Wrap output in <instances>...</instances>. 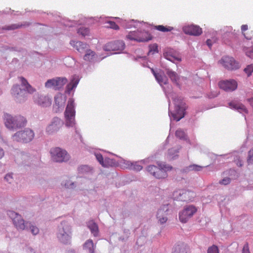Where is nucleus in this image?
Returning a JSON list of instances; mask_svg holds the SVG:
<instances>
[{
	"instance_id": "nucleus-52",
	"label": "nucleus",
	"mask_w": 253,
	"mask_h": 253,
	"mask_svg": "<svg viewBox=\"0 0 253 253\" xmlns=\"http://www.w3.org/2000/svg\"><path fill=\"white\" fill-rule=\"evenodd\" d=\"M246 54L248 56L251 58H253V49H251L250 51L246 52Z\"/></svg>"
},
{
	"instance_id": "nucleus-14",
	"label": "nucleus",
	"mask_w": 253,
	"mask_h": 253,
	"mask_svg": "<svg viewBox=\"0 0 253 253\" xmlns=\"http://www.w3.org/2000/svg\"><path fill=\"white\" fill-rule=\"evenodd\" d=\"M125 47V44L123 41H117L108 43L106 45V50L119 53L124 49Z\"/></svg>"
},
{
	"instance_id": "nucleus-10",
	"label": "nucleus",
	"mask_w": 253,
	"mask_h": 253,
	"mask_svg": "<svg viewBox=\"0 0 253 253\" xmlns=\"http://www.w3.org/2000/svg\"><path fill=\"white\" fill-rule=\"evenodd\" d=\"M220 63L226 69L229 70H236L240 67L239 63L233 57L228 56L223 57L220 60Z\"/></svg>"
},
{
	"instance_id": "nucleus-15",
	"label": "nucleus",
	"mask_w": 253,
	"mask_h": 253,
	"mask_svg": "<svg viewBox=\"0 0 253 253\" xmlns=\"http://www.w3.org/2000/svg\"><path fill=\"white\" fill-rule=\"evenodd\" d=\"M182 30L185 34L194 36H198L202 33V28L199 26L193 24L185 26Z\"/></svg>"
},
{
	"instance_id": "nucleus-1",
	"label": "nucleus",
	"mask_w": 253,
	"mask_h": 253,
	"mask_svg": "<svg viewBox=\"0 0 253 253\" xmlns=\"http://www.w3.org/2000/svg\"><path fill=\"white\" fill-rule=\"evenodd\" d=\"M19 79L22 86L24 87V89H22L19 85H14L11 88V93L17 101L20 102L23 101L26 97V92L32 94L36 91V89L29 84L24 77H20Z\"/></svg>"
},
{
	"instance_id": "nucleus-43",
	"label": "nucleus",
	"mask_w": 253,
	"mask_h": 253,
	"mask_svg": "<svg viewBox=\"0 0 253 253\" xmlns=\"http://www.w3.org/2000/svg\"><path fill=\"white\" fill-rule=\"evenodd\" d=\"M28 227H29L30 229H31V231L33 234L37 235L39 233V228L37 227L32 225L31 222L30 224H28Z\"/></svg>"
},
{
	"instance_id": "nucleus-21",
	"label": "nucleus",
	"mask_w": 253,
	"mask_h": 253,
	"mask_svg": "<svg viewBox=\"0 0 253 253\" xmlns=\"http://www.w3.org/2000/svg\"><path fill=\"white\" fill-rule=\"evenodd\" d=\"M70 44L81 53H82L85 49H87L88 46L86 43L80 41H72L70 42Z\"/></svg>"
},
{
	"instance_id": "nucleus-6",
	"label": "nucleus",
	"mask_w": 253,
	"mask_h": 253,
	"mask_svg": "<svg viewBox=\"0 0 253 253\" xmlns=\"http://www.w3.org/2000/svg\"><path fill=\"white\" fill-rule=\"evenodd\" d=\"M173 195L175 199L183 202L192 201L195 196L193 192L186 189L177 190L174 192Z\"/></svg>"
},
{
	"instance_id": "nucleus-36",
	"label": "nucleus",
	"mask_w": 253,
	"mask_h": 253,
	"mask_svg": "<svg viewBox=\"0 0 253 253\" xmlns=\"http://www.w3.org/2000/svg\"><path fill=\"white\" fill-rule=\"evenodd\" d=\"M178 151L174 149H169L168 154V157L169 159H173L177 156Z\"/></svg>"
},
{
	"instance_id": "nucleus-20",
	"label": "nucleus",
	"mask_w": 253,
	"mask_h": 253,
	"mask_svg": "<svg viewBox=\"0 0 253 253\" xmlns=\"http://www.w3.org/2000/svg\"><path fill=\"white\" fill-rule=\"evenodd\" d=\"M228 105L230 108L236 110L240 113H247L248 112L246 107L237 101L233 100L229 102Z\"/></svg>"
},
{
	"instance_id": "nucleus-44",
	"label": "nucleus",
	"mask_w": 253,
	"mask_h": 253,
	"mask_svg": "<svg viewBox=\"0 0 253 253\" xmlns=\"http://www.w3.org/2000/svg\"><path fill=\"white\" fill-rule=\"evenodd\" d=\"M245 72L247 74L248 76H250L253 72V64H251L247 66L244 69Z\"/></svg>"
},
{
	"instance_id": "nucleus-8",
	"label": "nucleus",
	"mask_w": 253,
	"mask_h": 253,
	"mask_svg": "<svg viewBox=\"0 0 253 253\" xmlns=\"http://www.w3.org/2000/svg\"><path fill=\"white\" fill-rule=\"evenodd\" d=\"M197 211V208L192 205L186 206L184 209L179 213V218L182 223H186L191 218Z\"/></svg>"
},
{
	"instance_id": "nucleus-19",
	"label": "nucleus",
	"mask_w": 253,
	"mask_h": 253,
	"mask_svg": "<svg viewBox=\"0 0 253 253\" xmlns=\"http://www.w3.org/2000/svg\"><path fill=\"white\" fill-rule=\"evenodd\" d=\"M34 101L38 104L47 107L51 105V100L48 97L42 95H37L34 97Z\"/></svg>"
},
{
	"instance_id": "nucleus-55",
	"label": "nucleus",
	"mask_w": 253,
	"mask_h": 253,
	"mask_svg": "<svg viewBox=\"0 0 253 253\" xmlns=\"http://www.w3.org/2000/svg\"><path fill=\"white\" fill-rule=\"evenodd\" d=\"M4 156V151L2 148H0V159Z\"/></svg>"
},
{
	"instance_id": "nucleus-26",
	"label": "nucleus",
	"mask_w": 253,
	"mask_h": 253,
	"mask_svg": "<svg viewBox=\"0 0 253 253\" xmlns=\"http://www.w3.org/2000/svg\"><path fill=\"white\" fill-rule=\"evenodd\" d=\"M167 74L173 83L175 84L177 86H179L178 83L179 77L176 72L169 69L167 71Z\"/></svg>"
},
{
	"instance_id": "nucleus-40",
	"label": "nucleus",
	"mask_w": 253,
	"mask_h": 253,
	"mask_svg": "<svg viewBox=\"0 0 253 253\" xmlns=\"http://www.w3.org/2000/svg\"><path fill=\"white\" fill-rule=\"evenodd\" d=\"M204 167L197 165H192L188 167V169L189 170H194V171H201Z\"/></svg>"
},
{
	"instance_id": "nucleus-25",
	"label": "nucleus",
	"mask_w": 253,
	"mask_h": 253,
	"mask_svg": "<svg viewBox=\"0 0 253 253\" xmlns=\"http://www.w3.org/2000/svg\"><path fill=\"white\" fill-rule=\"evenodd\" d=\"M95 157L97 161L99 162L102 167L108 168L110 166V159H105L104 160L103 156L101 154H95Z\"/></svg>"
},
{
	"instance_id": "nucleus-7",
	"label": "nucleus",
	"mask_w": 253,
	"mask_h": 253,
	"mask_svg": "<svg viewBox=\"0 0 253 253\" xmlns=\"http://www.w3.org/2000/svg\"><path fill=\"white\" fill-rule=\"evenodd\" d=\"M50 154L53 161L56 162H66L69 159V156L67 152L59 147L51 149Z\"/></svg>"
},
{
	"instance_id": "nucleus-41",
	"label": "nucleus",
	"mask_w": 253,
	"mask_h": 253,
	"mask_svg": "<svg viewBox=\"0 0 253 253\" xmlns=\"http://www.w3.org/2000/svg\"><path fill=\"white\" fill-rule=\"evenodd\" d=\"M106 27L115 30H118L119 27L116 23L113 21H108L106 23Z\"/></svg>"
},
{
	"instance_id": "nucleus-45",
	"label": "nucleus",
	"mask_w": 253,
	"mask_h": 253,
	"mask_svg": "<svg viewBox=\"0 0 253 253\" xmlns=\"http://www.w3.org/2000/svg\"><path fill=\"white\" fill-rule=\"evenodd\" d=\"M248 162L249 164L253 163V149L250 150L248 152Z\"/></svg>"
},
{
	"instance_id": "nucleus-48",
	"label": "nucleus",
	"mask_w": 253,
	"mask_h": 253,
	"mask_svg": "<svg viewBox=\"0 0 253 253\" xmlns=\"http://www.w3.org/2000/svg\"><path fill=\"white\" fill-rule=\"evenodd\" d=\"M230 181L231 180L230 178L226 177L220 181L219 183L223 185H227L230 182Z\"/></svg>"
},
{
	"instance_id": "nucleus-24",
	"label": "nucleus",
	"mask_w": 253,
	"mask_h": 253,
	"mask_svg": "<svg viewBox=\"0 0 253 253\" xmlns=\"http://www.w3.org/2000/svg\"><path fill=\"white\" fill-rule=\"evenodd\" d=\"M96 57V54L94 51L87 49L83 58L84 61L90 62L93 61Z\"/></svg>"
},
{
	"instance_id": "nucleus-39",
	"label": "nucleus",
	"mask_w": 253,
	"mask_h": 253,
	"mask_svg": "<svg viewBox=\"0 0 253 253\" xmlns=\"http://www.w3.org/2000/svg\"><path fill=\"white\" fill-rule=\"evenodd\" d=\"M159 168L161 169L165 173H167V171L171 170L172 169V167L167 164H161L159 165Z\"/></svg>"
},
{
	"instance_id": "nucleus-33",
	"label": "nucleus",
	"mask_w": 253,
	"mask_h": 253,
	"mask_svg": "<svg viewBox=\"0 0 253 253\" xmlns=\"http://www.w3.org/2000/svg\"><path fill=\"white\" fill-rule=\"evenodd\" d=\"M155 29L163 32H170L173 29L172 27H165L163 25H158L155 26Z\"/></svg>"
},
{
	"instance_id": "nucleus-17",
	"label": "nucleus",
	"mask_w": 253,
	"mask_h": 253,
	"mask_svg": "<svg viewBox=\"0 0 253 253\" xmlns=\"http://www.w3.org/2000/svg\"><path fill=\"white\" fill-rule=\"evenodd\" d=\"M147 170L151 174L157 178H164L167 176V173H165L163 170L154 165H150L147 167Z\"/></svg>"
},
{
	"instance_id": "nucleus-4",
	"label": "nucleus",
	"mask_w": 253,
	"mask_h": 253,
	"mask_svg": "<svg viewBox=\"0 0 253 253\" xmlns=\"http://www.w3.org/2000/svg\"><path fill=\"white\" fill-rule=\"evenodd\" d=\"M7 214L12 220L13 223L17 230H23L28 229V224H30V222H25L21 215L13 211H9Z\"/></svg>"
},
{
	"instance_id": "nucleus-3",
	"label": "nucleus",
	"mask_w": 253,
	"mask_h": 253,
	"mask_svg": "<svg viewBox=\"0 0 253 253\" xmlns=\"http://www.w3.org/2000/svg\"><path fill=\"white\" fill-rule=\"evenodd\" d=\"M75 113L74 101L72 99H70L64 113L66 126L73 127L75 126Z\"/></svg>"
},
{
	"instance_id": "nucleus-28",
	"label": "nucleus",
	"mask_w": 253,
	"mask_h": 253,
	"mask_svg": "<svg viewBox=\"0 0 253 253\" xmlns=\"http://www.w3.org/2000/svg\"><path fill=\"white\" fill-rule=\"evenodd\" d=\"M126 38L128 40L138 42L139 41H142L139 39V31L130 32L126 36Z\"/></svg>"
},
{
	"instance_id": "nucleus-47",
	"label": "nucleus",
	"mask_w": 253,
	"mask_h": 253,
	"mask_svg": "<svg viewBox=\"0 0 253 253\" xmlns=\"http://www.w3.org/2000/svg\"><path fill=\"white\" fill-rule=\"evenodd\" d=\"M242 253H250L248 244L246 243L243 248Z\"/></svg>"
},
{
	"instance_id": "nucleus-57",
	"label": "nucleus",
	"mask_w": 253,
	"mask_h": 253,
	"mask_svg": "<svg viewBox=\"0 0 253 253\" xmlns=\"http://www.w3.org/2000/svg\"><path fill=\"white\" fill-rule=\"evenodd\" d=\"M176 59L177 60H178V61H180L181 60V59L180 58H177Z\"/></svg>"
},
{
	"instance_id": "nucleus-27",
	"label": "nucleus",
	"mask_w": 253,
	"mask_h": 253,
	"mask_svg": "<svg viewBox=\"0 0 253 253\" xmlns=\"http://www.w3.org/2000/svg\"><path fill=\"white\" fill-rule=\"evenodd\" d=\"M87 226L94 236H97L98 233V228L97 225L93 221L91 220L88 222Z\"/></svg>"
},
{
	"instance_id": "nucleus-38",
	"label": "nucleus",
	"mask_w": 253,
	"mask_h": 253,
	"mask_svg": "<svg viewBox=\"0 0 253 253\" xmlns=\"http://www.w3.org/2000/svg\"><path fill=\"white\" fill-rule=\"evenodd\" d=\"M175 136L177 138H179V139H185L186 135L184 131L183 130L179 129L176 131Z\"/></svg>"
},
{
	"instance_id": "nucleus-23",
	"label": "nucleus",
	"mask_w": 253,
	"mask_h": 253,
	"mask_svg": "<svg viewBox=\"0 0 253 253\" xmlns=\"http://www.w3.org/2000/svg\"><path fill=\"white\" fill-rule=\"evenodd\" d=\"M177 110L176 112L171 113V116L173 120L177 122L184 117V112L183 109L179 106H177Z\"/></svg>"
},
{
	"instance_id": "nucleus-13",
	"label": "nucleus",
	"mask_w": 253,
	"mask_h": 253,
	"mask_svg": "<svg viewBox=\"0 0 253 253\" xmlns=\"http://www.w3.org/2000/svg\"><path fill=\"white\" fill-rule=\"evenodd\" d=\"M169 211V205H164L162 206L158 211L157 213V218L158 222L163 224L168 221V212Z\"/></svg>"
},
{
	"instance_id": "nucleus-31",
	"label": "nucleus",
	"mask_w": 253,
	"mask_h": 253,
	"mask_svg": "<svg viewBox=\"0 0 253 253\" xmlns=\"http://www.w3.org/2000/svg\"><path fill=\"white\" fill-rule=\"evenodd\" d=\"M84 248L88 250L90 253H94V244L91 240H88L86 241L84 245Z\"/></svg>"
},
{
	"instance_id": "nucleus-37",
	"label": "nucleus",
	"mask_w": 253,
	"mask_h": 253,
	"mask_svg": "<svg viewBox=\"0 0 253 253\" xmlns=\"http://www.w3.org/2000/svg\"><path fill=\"white\" fill-rule=\"evenodd\" d=\"M172 253H187V252L184 247L177 245L175 247L174 250Z\"/></svg>"
},
{
	"instance_id": "nucleus-11",
	"label": "nucleus",
	"mask_w": 253,
	"mask_h": 253,
	"mask_svg": "<svg viewBox=\"0 0 253 253\" xmlns=\"http://www.w3.org/2000/svg\"><path fill=\"white\" fill-rule=\"evenodd\" d=\"M67 82L65 78H57L48 80L45 84V87L47 88L53 87L55 89H58L61 88Z\"/></svg>"
},
{
	"instance_id": "nucleus-54",
	"label": "nucleus",
	"mask_w": 253,
	"mask_h": 253,
	"mask_svg": "<svg viewBox=\"0 0 253 253\" xmlns=\"http://www.w3.org/2000/svg\"><path fill=\"white\" fill-rule=\"evenodd\" d=\"M206 42H207V44L208 45V46L210 48H211L212 45L211 41L210 39H208V40H207Z\"/></svg>"
},
{
	"instance_id": "nucleus-16",
	"label": "nucleus",
	"mask_w": 253,
	"mask_h": 253,
	"mask_svg": "<svg viewBox=\"0 0 253 253\" xmlns=\"http://www.w3.org/2000/svg\"><path fill=\"white\" fill-rule=\"evenodd\" d=\"M219 87L226 91H232L237 88V83L234 80L220 81L218 83Z\"/></svg>"
},
{
	"instance_id": "nucleus-50",
	"label": "nucleus",
	"mask_w": 253,
	"mask_h": 253,
	"mask_svg": "<svg viewBox=\"0 0 253 253\" xmlns=\"http://www.w3.org/2000/svg\"><path fill=\"white\" fill-rule=\"evenodd\" d=\"M20 26L19 25H16L15 24L12 25L10 26H8L7 28H6V30H14L15 29H17Z\"/></svg>"
},
{
	"instance_id": "nucleus-35",
	"label": "nucleus",
	"mask_w": 253,
	"mask_h": 253,
	"mask_svg": "<svg viewBox=\"0 0 253 253\" xmlns=\"http://www.w3.org/2000/svg\"><path fill=\"white\" fill-rule=\"evenodd\" d=\"M92 170V169L88 166H82L78 168L79 172L80 173H85L89 172Z\"/></svg>"
},
{
	"instance_id": "nucleus-49",
	"label": "nucleus",
	"mask_w": 253,
	"mask_h": 253,
	"mask_svg": "<svg viewBox=\"0 0 253 253\" xmlns=\"http://www.w3.org/2000/svg\"><path fill=\"white\" fill-rule=\"evenodd\" d=\"M4 179L9 183H11L13 181V177L10 174H7L5 176Z\"/></svg>"
},
{
	"instance_id": "nucleus-9",
	"label": "nucleus",
	"mask_w": 253,
	"mask_h": 253,
	"mask_svg": "<svg viewBox=\"0 0 253 253\" xmlns=\"http://www.w3.org/2000/svg\"><path fill=\"white\" fill-rule=\"evenodd\" d=\"M62 228L59 229V233L58 234V238L59 240L64 243L66 244L70 241L71 237V227L66 222H64Z\"/></svg>"
},
{
	"instance_id": "nucleus-56",
	"label": "nucleus",
	"mask_w": 253,
	"mask_h": 253,
	"mask_svg": "<svg viewBox=\"0 0 253 253\" xmlns=\"http://www.w3.org/2000/svg\"><path fill=\"white\" fill-rule=\"evenodd\" d=\"M217 95V93H216L214 95L212 96L211 97H214Z\"/></svg>"
},
{
	"instance_id": "nucleus-22",
	"label": "nucleus",
	"mask_w": 253,
	"mask_h": 253,
	"mask_svg": "<svg viewBox=\"0 0 253 253\" xmlns=\"http://www.w3.org/2000/svg\"><path fill=\"white\" fill-rule=\"evenodd\" d=\"M151 70L156 80L161 85L163 84H166L168 83V80L164 73H156L153 68Z\"/></svg>"
},
{
	"instance_id": "nucleus-18",
	"label": "nucleus",
	"mask_w": 253,
	"mask_h": 253,
	"mask_svg": "<svg viewBox=\"0 0 253 253\" xmlns=\"http://www.w3.org/2000/svg\"><path fill=\"white\" fill-rule=\"evenodd\" d=\"M66 100V97L61 93H58L54 97L55 105L54 106V109L56 112H58L63 109Z\"/></svg>"
},
{
	"instance_id": "nucleus-53",
	"label": "nucleus",
	"mask_w": 253,
	"mask_h": 253,
	"mask_svg": "<svg viewBox=\"0 0 253 253\" xmlns=\"http://www.w3.org/2000/svg\"><path fill=\"white\" fill-rule=\"evenodd\" d=\"M133 169L137 171H140L142 169V167L140 165L136 164L134 166Z\"/></svg>"
},
{
	"instance_id": "nucleus-51",
	"label": "nucleus",
	"mask_w": 253,
	"mask_h": 253,
	"mask_svg": "<svg viewBox=\"0 0 253 253\" xmlns=\"http://www.w3.org/2000/svg\"><path fill=\"white\" fill-rule=\"evenodd\" d=\"M73 184H74V183L71 182L70 181H67V182H66L64 184V185L66 188H72V185H73Z\"/></svg>"
},
{
	"instance_id": "nucleus-12",
	"label": "nucleus",
	"mask_w": 253,
	"mask_h": 253,
	"mask_svg": "<svg viewBox=\"0 0 253 253\" xmlns=\"http://www.w3.org/2000/svg\"><path fill=\"white\" fill-rule=\"evenodd\" d=\"M63 121L57 117L54 118L50 124L47 126L46 131L49 134H51L57 132L63 126Z\"/></svg>"
},
{
	"instance_id": "nucleus-29",
	"label": "nucleus",
	"mask_w": 253,
	"mask_h": 253,
	"mask_svg": "<svg viewBox=\"0 0 253 253\" xmlns=\"http://www.w3.org/2000/svg\"><path fill=\"white\" fill-rule=\"evenodd\" d=\"M139 39L142 41H139V42H147L152 39L150 34L145 31H139Z\"/></svg>"
},
{
	"instance_id": "nucleus-32",
	"label": "nucleus",
	"mask_w": 253,
	"mask_h": 253,
	"mask_svg": "<svg viewBox=\"0 0 253 253\" xmlns=\"http://www.w3.org/2000/svg\"><path fill=\"white\" fill-rule=\"evenodd\" d=\"M248 30V26L247 25H243L241 26V31L242 34L244 35L245 37L248 40H251L252 39L253 37V35L252 33L250 34H248L247 33H246V31Z\"/></svg>"
},
{
	"instance_id": "nucleus-34",
	"label": "nucleus",
	"mask_w": 253,
	"mask_h": 253,
	"mask_svg": "<svg viewBox=\"0 0 253 253\" xmlns=\"http://www.w3.org/2000/svg\"><path fill=\"white\" fill-rule=\"evenodd\" d=\"M78 33L83 37L89 35V29L84 27H81L78 30Z\"/></svg>"
},
{
	"instance_id": "nucleus-42",
	"label": "nucleus",
	"mask_w": 253,
	"mask_h": 253,
	"mask_svg": "<svg viewBox=\"0 0 253 253\" xmlns=\"http://www.w3.org/2000/svg\"><path fill=\"white\" fill-rule=\"evenodd\" d=\"M207 253H219L218 248L216 246L212 245L208 248Z\"/></svg>"
},
{
	"instance_id": "nucleus-30",
	"label": "nucleus",
	"mask_w": 253,
	"mask_h": 253,
	"mask_svg": "<svg viewBox=\"0 0 253 253\" xmlns=\"http://www.w3.org/2000/svg\"><path fill=\"white\" fill-rule=\"evenodd\" d=\"M79 82V80L77 77H74L71 82L67 85L66 87L68 92L70 93L72 89L75 88L78 84Z\"/></svg>"
},
{
	"instance_id": "nucleus-46",
	"label": "nucleus",
	"mask_w": 253,
	"mask_h": 253,
	"mask_svg": "<svg viewBox=\"0 0 253 253\" xmlns=\"http://www.w3.org/2000/svg\"><path fill=\"white\" fill-rule=\"evenodd\" d=\"M149 52H158V45L157 44H154L149 46Z\"/></svg>"
},
{
	"instance_id": "nucleus-2",
	"label": "nucleus",
	"mask_w": 253,
	"mask_h": 253,
	"mask_svg": "<svg viewBox=\"0 0 253 253\" xmlns=\"http://www.w3.org/2000/svg\"><path fill=\"white\" fill-rule=\"evenodd\" d=\"M4 122L6 127L11 130L24 126L26 123V120L24 117L21 116L13 117L8 114L4 115Z\"/></svg>"
},
{
	"instance_id": "nucleus-5",
	"label": "nucleus",
	"mask_w": 253,
	"mask_h": 253,
	"mask_svg": "<svg viewBox=\"0 0 253 253\" xmlns=\"http://www.w3.org/2000/svg\"><path fill=\"white\" fill-rule=\"evenodd\" d=\"M34 137L33 130L30 129H26L15 133L12 137L13 141L27 143L31 141Z\"/></svg>"
}]
</instances>
